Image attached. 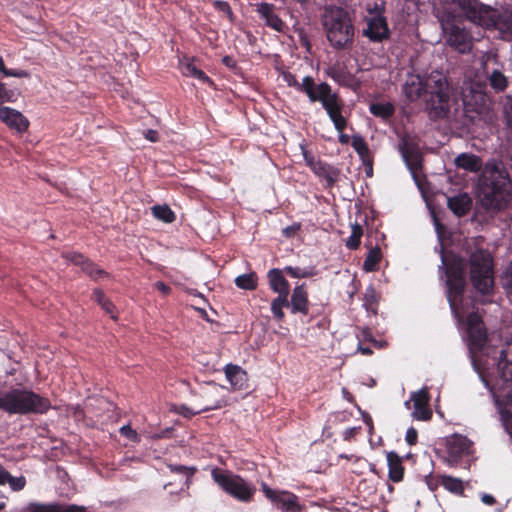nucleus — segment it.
<instances>
[{
  "label": "nucleus",
  "mask_w": 512,
  "mask_h": 512,
  "mask_svg": "<svg viewBox=\"0 0 512 512\" xmlns=\"http://www.w3.org/2000/svg\"><path fill=\"white\" fill-rule=\"evenodd\" d=\"M363 235V229L361 225L355 223L352 226V231L350 237L346 241V247L350 250H356L359 248L361 243V237Z\"/></svg>",
  "instance_id": "43"
},
{
  "label": "nucleus",
  "mask_w": 512,
  "mask_h": 512,
  "mask_svg": "<svg viewBox=\"0 0 512 512\" xmlns=\"http://www.w3.org/2000/svg\"><path fill=\"white\" fill-rule=\"evenodd\" d=\"M366 10L371 17L384 16L386 4L384 1L381 3L375 2L373 5H369Z\"/></svg>",
  "instance_id": "49"
},
{
  "label": "nucleus",
  "mask_w": 512,
  "mask_h": 512,
  "mask_svg": "<svg viewBox=\"0 0 512 512\" xmlns=\"http://www.w3.org/2000/svg\"><path fill=\"white\" fill-rule=\"evenodd\" d=\"M256 12L267 27L280 33L285 31L286 24L277 13V8L274 4L259 3L257 4Z\"/></svg>",
  "instance_id": "18"
},
{
  "label": "nucleus",
  "mask_w": 512,
  "mask_h": 512,
  "mask_svg": "<svg viewBox=\"0 0 512 512\" xmlns=\"http://www.w3.org/2000/svg\"><path fill=\"white\" fill-rule=\"evenodd\" d=\"M351 146L363 160L364 164H366L370 157V150L364 138L361 135H353L351 138Z\"/></svg>",
  "instance_id": "37"
},
{
  "label": "nucleus",
  "mask_w": 512,
  "mask_h": 512,
  "mask_svg": "<svg viewBox=\"0 0 512 512\" xmlns=\"http://www.w3.org/2000/svg\"><path fill=\"white\" fill-rule=\"evenodd\" d=\"M93 299L113 320L117 319V315L115 314L116 307L113 302L106 297L102 289L96 288L93 290Z\"/></svg>",
  "instance_id": "29"
},
{
  "label": "nucleus",
  "mask_w": 512,
  "mask_h": 512,
  "mask_svg": "<svg viewBox=\"0 0 512 512\" xmlns=\"http://www.w3.org/2000/svg\"><path fill=\"white\" fill-rule=\"evenodd\" d=\"M400 151L408 169L416 179L417 173L422 169L421 154L416 148L407 144L402 145Z\"/></svg>",
  "instance_id": "23"
},
{
  "label": "nucleus",
  "mask_w": 512,
  "mask_h": 512,
  "mask_svg": "<svg viewBox=\"0 0 512 512\" xmlns=\"http://www.w3.org/2000/svg\"><path fill=\"white\" fill-rule=\"evenodd\" d=\"M288 308V297L277 296L271 302V312L277 321L281 322L285 318L283 308Z\"/></svg>",
  "instance_id": "39"
},
{
  "label": "nucleus",
  "mask_w": 512,
  "mask_h": 512,
  "mask_svg": "<svg viewBox=\"0 0 512 512\" xmlns=\"http://www.w3.org/2000/svg\"><path fill=\"white\" fill-rule=\"evenodd\" d=\"M441 485L451 493L461 495V496L464 494L463 482L459 478L442 475L441 476Z\"/></svg>",
  "instance_id": "36"
},
{
  "label": "nucleus",
  "mask_w": 512,
  "mask_h": 512,
  "mask_svg": "<svg viewBox=\"0 0 512 512\" xmlns=\"http://www.w3.org/2000/svg\"><path fill=\"white\" fill-rule=\"evenodd\" d=\"M322 25L330 45L337 50L350 47L354 41L355 29L350 13L339 6L325 8Z\"/></svg>",
  "instance_id": "5"
},
{
  "label": "nucleus",
  "mask_w": 512,
  "mask_h": 512,
  "mask_svg": "<svg viewBox=\"0 0 512 512\" xmlns=\"http://www.w3.org/2000/svg\"><path fill=\"white\" fill-rule=\"evenodd\" d=\"M481 500L484 504L489 506H492L496 503V499L494 498V496L490 494H483Z\"/></svg>",
  "instance_id": "64"
},
{
  "label": "nucleus",
  "mask_w": 512,
  "mask_h": 512,
  "mask_svg": "<svg viewBox=\"0 0 512 512\" xmlns=\"http://www.w3.org/2000/svg\"><path fill=\"white\" fill-rule=\"evenodd\" d=\"M212 477L224 492L238 501L249 502L252 500L255 488L249 485L241 476L214 469Z\"/></svg>",
  "instance_id": "11"
},
{
  "label": "nucleus",
  "mask_w": 512,
  "mask_h": 512,
  "mask_svg": "<svg viewBox=\"0 0 512 512\" xmlns=\"http://www.w3.org/2000/svg\"><path fill=\"white\" fill-rule=\"evenodd\" d=\"M403 91L410 102L424 99L425 110L432 121L448 118L451 88L442 73L433 72L425 80L419 75H410L404 83Z\"/></svg>",
  "instance_id": "1"
},
{
  "label": "nucleus",
  "mask_w": 512,
  "mask_h": 512,
  "mask_svg": "<svg viewBox=\"0 0 512 512\" xmlns=\"http://www.w3.org/2000/svg\"><path fill=\"white\" fill-rule=\"evenodd\" d=\"M489 83H490V86L497 92H502L506 89L507 85H508V81H507V78L505 77V75L499 71V70H494L490 77H489Z\"/></svg>",
  "instance_id": "42"
},
{
  "label": "nucleus",
  "mask_w": 512,
  "mask_h": 512,
  "mask_svg": "<svg viewBox=\"0 0 512 512\" xmlns=\"http://www.w3.org/2000/svg\"><path fill=\"white\" fill-rule=\"evenodd\" d=\"M153 216L165 223H172L176 219L175 213L168 205H155L151 208Z\"/></svg>",
  "instance_id": "38"
},
{
  "label": "nucleus",
  "mask_w": 512,
  "mask_h": 512,
  "mask_svg": "<svg viewBox=\"0 0 512 512\" xmlns=\"http://www.w3.org/2000/svg\"><path fill=\"white\" fill-rule=\"evenodd\" d=\"M288 309L293 315L300 314L309 316L307 323H310L319 313H310V301L305 283L297 285L288 296Z\"/></svg>",
  "instance_id": "13"
},
{
  "label": "nucleus",
  "mask_w": 512,
  "mask_h": 512,
  "mask_svg": "<svg viewBox=\"0 0 512 512\" xmlns=\"http://www.w3.org/2000/svg\"><path fill=\"white\" fill-rule=\"evenodd\" d=\"M478 198L486 210L500 211L512 198V181L506 170L485 169L478 180Z\"/></svg>",
  "instance_id": "3"
},
{
  "label": "nucleus",
  "mask_w": 512,
  "mask_h": 512,
  "mask_svg": "<svg viewBox=\"0 0 512 512\" xmlns=\"http://www.w3.org/2000/svg\"><path fill=\"white\" fill-rule=\"evenodd\" d=\"M226 379L229 381L233 390H245L248 388L247 372L235 364H227L224 367Z\"/></svg>",
  "instance_id": "21"
},
{
  "label": "nucleus",
  "mask_w": 512,
  "mask_h": 512,
  "mask_svg": "<svg viewBox=\"0 0 512 512\" xmlns=\"http://www.w3.org/2000/svg\"><path fill=\"white\" fill-rule=\"evenodd\" d=\"M381 249L376 246L369 250L363 263V270L366 272H373L378 269V264L381 261Z\"/></svg>",
  "instance_id": "34"
},
{
  "label": "nucleus",
  "mask_w": 512,
  "mask_h": 512,
  "mask_svg": "<svg viewBox=\"0 0 512 512\" xmlns=\"http://www.w3.org/2000/svg\"><path fill=\"white\" fill-rule=\"evenodd\" d=\"M213 7L218 11L226 14L230 20H232L233 17V11L227 1L223 0H215L213 2Z\"/></svg>",
  "instance_id": "50"
},
{
  "label": "nucleus",
  "mask_w": 512,
  "mask_h": 512,
  "mask_svg": "<svg viewBox=\"0 0 512 512\" xmlns=\"http://www.w3.org/2000/svg\"><path fill=\"white\" fill-rule=\"evenodd\" d=\"M504 114L507 125L512 128V97H507V100L504 103Z\"/></svg>",
  "instance_id": "55"
},
{
  "label": "nucleus",
  "mask_w": 512,
  "mask_h": 512,
  "mask_svg": "<svg viewBox=\"0 0 512 512\" xmlns=\"http://www.w3.org/2000/svg\"><path fill=\"white\" fill-rule=\"evenodd\" d=\"M506 289L509 295H512V261L506 272Z\"/></svg>",
  "instance_id": "60"
},
{
  "label": "nucleus",
  "mask_w": 512,
  "mask_h": 512,
  "mask_svg": "<svg viewBox=\"0 0 512 512\" xmlns=\"http://www.w3.org/2000/svg\"><path fill=\"white\" fill-rule=\"evenodd\" d=\"M462 114L473 123L486 109L487 95L479 83H464L460 90Z\"/></svg>",
  "instance_id": "10"
},
{
  "label": "nucleus",
  "mask_w": 512,
  "mask_h": 512,
  "mask_svg": "<svg viewBox=\"0 0 512 512\" xmlns=\"http://www.w3.org/2000/svg\"><path fill=\"white\" fill-rule=\"evenodd\" d=\"M62 257L65 260L73 263L74 265L80 266L81 268L83 267L86 260L88 259L83 254H81L79 252H74V251L63 252Z\"/></svg>",
  "instance_id": "47"
},
{
  "label": "nucleus",
  "mask_w": 512,
  "mask_h": 512,
  "mask_svg": "<svg viewBox=\"0 0 512 512\" xmlns=\"http://www.w3.org/2000/svg\"><path fill=\"white\" fill-rule=\"evenodd\" d=\"M303 157L306 165L312 169L316 164L318 159H315L314 155L306 150L303 151Z\"/></svg>",
  "instance_id": "59"
},
{
  "label": "nucleus",
  "mask_w": 512,
  "mask_h": 512,
  "mask_svg": "<svg viewBox=\"0 0 512 512\" xmlns=\"http://www.w3.org/2000/svg\"><path fill=\"white\" fill-rule=\"evenodd\" d=\"M234 282L240 289L253 291L258 287V275L254 271L241 274L235 278Z\"/></svg>",
  "instance_id": "32"
},
{
  "label": "nucleus",
  "mask_w": 512,
  "mask_h": 512,
  "mask_svg": "<svg viewBox=\"0 0 512 512\" xmlns=\"http://www.w3.org/2000/svg\"><path fill=\"white\" fill-rule=\"evenodd\" d=\"M365 22L367 26L363 29L362 34L370 42L381 43L390 39L391 31L385 16L367 17Z\"/></svg>",
  "instance_id": "15"
},
{
  "label": "nucleus",
  "mask_w": 512,
  "mask_h": 512,
  "mask_svg": "<svg viewBox=\"0 0 512 512\" xmlns=\"http://www.w3.org/2000/svg\"><path fill=\"white\" fill-rule=\"evenodd\" d=\"M469 345L477 350H481L487 341V331L485 326L467 329Z\"/></svg>",
  "instance_id": "28"
},
{
  "label": "nucleus",
  "mask_w": 512,
  "mask_h": 512,
  "mask_svg": "<svg viewBox=\"0 0 512 512\" xmlns=\"http://www.w3.org/2000/svg\"><path fill=\"white\" fill-rule=\"evenodd\" d=\"M60 510L61 504L58 502H30L24 508L21 509V512H60Z\"/></svg>",
  "instance_id": "33"
},
{
  "label": "nucleus",
  "mask_w": 512,
  "mask_h": 512,
  "mask_svg": "<svg viewBox=\"0 0 512 512\" xmlns=\"http://www.w3.org/2000/svg\"><path fill=\"white\" fill-rule=\"evenodd\" d=\"M460 16L485 29H496L503 39L512 38V11L496 9L480 0H450Z\"/></svg>",
  "instance_id": "2"
},
{
  "label": "nucleus",
  "mask_w": 512,
  "mask_h": 512,
  "mask_svg": "<svg viewBox=\"0 0 512 512\" xmlns=\"http://www.w3.org/2000/svg\"><path fill=\"white\" fill-rule=\"evenodd\" d=\"M471 442L465 436L455 434L446 442L447 460L451 465H456L462 457L470 453Z\"/></svg>",
  "instance_id": "17"
},
{
  "label": "nucleus",
  "mask_w": 512,
  "mask_h": 512,
  "mask_svg": "<svg viewBox=\"0 0 512 512\" xmlns=\"http://www.w3.org/2000/svg\"><path fill=\"white\" fill-rule=\"evenodd\" d=\"M182 71L185 76L196 78L201 82L207 83L209 85L213 84L211 78L203 70L196 67L192 62H187L184 64Z\"/></svg>",
  "instance_id": "35"
},
{
  "label": "nucleus",
  "mask_w": 512,
  "mask_h": 512,
  "mask_svg": "<svg viewBox=\"0 0 512 512\" xmlns=\"http://www.w3.org/2000/svg\"><path fill=\"white\" fill-rule=\"evenodd\" d=\"M482 326H484V323H483L482 317L478 313L471 312L467 316V329L475 328V327H482Z\"/></svg>",
  "instance_id": "52"
},
{
  "label": "nucleus",
  "mask_w": 512,
  "mask_h": 512,
  "mask_svg": "<svg viewBox=\"0 0 512 512\" xmlns=\"http://www.w3.org/2000/svg\"><path fill=\"white\" fill-rule=\"evenodd\" d=\"M447 206L457 217H463L469 213L472 208V198L466 192L447 198Z\"/></svg>",
  "instance_id": "22"
},
{
  "label": "nucleus",
  "mask_w": 512,
  "mask_h": 512,
  "mask_svg": "<svg viewBox=\"0 0 512 512\" xmlns=\"http://www.w3.org/2000/svg\"><path fill=\"white\" fill-rule=\"evenodd\" d=\"M262 491L267 499H269L282 512H299L300 505L298 497L288 491H276L270 488L266 483H262Z\"/></svg>",
  "instance_id": "14"
},
{
  "label": "nucleus",
  "mask_w": 512,
  "mask_h": 512,
  "mask_svg": "<svg viewBox=\"0 0 512 512\" xmlns=\"http://www.w3.org/2000/svg\"><path fill=\"white\" fill-rule=\"evenodd\" d=\"M283 271L285 274L292 278H310L317 274V271L314 267H307V268H301V267H293V266H285L283 268Z\"/></svg>",
  "instance_id": "40"
},
{
  "label": "nucleus",
  "mask_w": 512,
  "mask_h": 512,
  "mask_svg": "<svg viewBox=\"0 0 512 512\" xmlns=\"http://www.w3.org/2000/svg\"><path fill=\"white\" fill-rule=\"evenodd\" d=\"M29 76V72L23 69H9L6 73V77L27 78Z\"/></svg>",
  "instance_id": "57"
},
{
  "label": "nucleus",
  "mask_w": 512,
  "mask_h": 512,
  "mask_svg": "<svg viewBox=\"0 0 512 512\" xmlns=\"http://www.w3.org/2000/svg\"><path fill=\"white\" fill-rule=\"evenodd\" d=\"M379 295L373 285H369L363 295V306L374 315L377 314Z\"/></svg>",
  "instance_id": "31"
},
{
  "label": "nucleus",
  "mask_w": 512,
  "mask_h": 512,
  "mask_svg": "<svg viewBox=\"0 0 512 512\" xmlns=\"http://www.w3.org/2000/svg\"><path fill=\"white\" fill-rule=\"evenodd\" d=\"M446 44L459 54H469L473 50L474 39L471 32L454 15H444L440 19Z\"/></svg>",
  "instance_id": "9"
},
{
  "label": "nucleus",
  "mask_w": 512,
  "mask_h": 512,
  "mask_svg": "<svg viewBox=\"0 0 512 512\" xmlns=\"http://www.w3.org/2000/svg\"><path fill=\"white\" fill-rule=\"evenodd\" d=\"M318 177L326 180V187L331 188L338 180L339 170L326 162L318 159L317 164L311 169Z\"/></svg>",
  "instance_id": "25"
},
{
  "label": "nucleus",
  "mask_w": 512,
  "mask_h": 512,
  "mask_svg": "<svg viewBox=\"0 0 512 512\" xmlns=\"http://www.w3.org/2000/svg\"><path fill=\"white\" fill-rule=\"evenodd\" d=\"M60 512H87L86 508L83 506H78L75 504L70 505H62Z\"/></svg>",
  "instance_id": "58"
},
{
  "label": "nucleus",
  "mask_w": 512,
  "mask_h": 512,
  "mask_svg": "<svg viewBox=\"0 0 512 512\" xmlns=\"http://www.w3.org/2000/svg\"><path fill=\"white\" fill-rule=\"evenodd\" d=\"M82 271L87 274L91 279L98 280L102 277H109V273L95 264L90 259H87L82 267Z\"/></svg>",
  "instance_id": "41"
},
{
  "label": "nucleus",
  "mask_w": 512,
  "mask_h": 512,
  "mask_svg": "<svg viewBox=\"0 0 512 512\" xmlns=\"http://www.w3.org/2000/svg\"><path fill=\"white\" fill-rule=\"evenodd\" d=\"M412 415L417 420L427 421L432 417V411L429 405H427L419 409L414 408Z\"/></svg>",
  "instance_id": "51"
},
{
  "label": "nucleus",
  "mask_w": 512,
  "mask_h": 512,
  "mask_svg": "<svg viewBox=\"0 0 512 512\" xmlns=\"http://www.w3.org/2000/svg\"><path fill=\"white\" fill-rule=\"evenodd\" d=\"M411 401L415 409L429 405L430 396L427 389L423 388L411 394Z\"/></svg>",
  "instance_id": "44"
},
{
  "label": "nucleus",
  "mask_w": 512,
  "mask_h": 512,
  "mask_svg": "<svg viewBox=\"0 0 512 512\" xmlns=\"http://www.w3.org/2000/svg\"><path fill=\"white\" fill-rule=\"evenodd\" d=\"M144 137L150 142H157L159 140V134L156 130L148 129L144 132Z\"/></svg>",
  "instance_id": "62"
},
{
  "label": "nucleus",
  "mask_w": 512,
  "mask_h": 512,
  "mask_svg": "<svg viewBox=\"0 0 512 512\" xmlns=\"http://www.w3.org/2000/svg\"><path fill=\"white\" fill-rule=\"evenodd\" d=\"M425 483L431 491H435L441 485V476L430 473L425 476Z\"/></svg>",
  "instance_id": "54"
},
{
  "label": "nucleus",
  "mask_w": 512,
  "mask_h": 512,
  "mask_svg": "<svg viewBox=\"0 0 512 512\" xmlns=\"http://www.w3.org/2000/svg\"><path fill=\"white\" fill-rule=\"evenodd\" d=\"M370 113L375 117L382 118L383 120L390 119L395 113V107L390 102H375L371 103L369 107Z\"/></svg>",
  "instance_id": "30"
},
{
  "label": "nucleus",
  "mask_w": 512,
  "mask_h": 512,
  "mask_svg": "<svg viewBox=\"0 0 512 512\" xmlns=\"http://www.w3.org/2000/svg\"><path fill=\"white\" fill-rule=\"evenodd\" d=\"M326 75L342 87L356 91L360 88V80L351 73L345 65L339 63L329 66L325 70Z\"/></svg>",
  "instance_id": "16"
},
{
  "label": "nucleus",
  "mask_w": 512,
  "mask_h": 512,
  "mask_svg": "<svg viewBox=\"0 0 512 512\" xmlns=\"http://www.w3.org/2000/svg\"><path fill=\"white\" fill-rule=\"evenodd\" d=\"M470 280L479 293L490 295L494 288V269L493 258L491 254L478 248L470 254L469 257Z\"/></svg>",
  "instance_id": "8"
},
{
  "label": "nucleus",
  "mask_w": 512,
  "mask_h": 512,
  "mask_svg": "<svg viewBox=\"0 0 512 512\" xmlns=\"http://www.w3.org/2000/svg\"><path fill=\"white\" fill-rule=\"evenodd\" d=\"M283 269L272 268L267 272L269 288L277 293V296L288 297L290 295V284L284 276Z\"/></svg>",
  "instance_id": "20"
},
{
  "label": "nucleus",
  "mask_w": 512,
  "mask_h": 512,
  "mask_svg": "<svg viewBox=\"0 0 512 512\" xmlns=\"http://www.w3.org/2000/svg\"><path fill=\"white\" fill-rule=\"evenodd\" d=\"M0 120L19 133L25 132L29 127L28 119L21 112L7 106L0 107Z\"/></svg>",
  "instance_id": "19"
},
{
  "label": "nucleus",
  "mask_w": 512,
  "mask_h": 512,
  "mask_svg": "<svg viewBox=\"0 0 512 512\" xmlns=\"http://www.w3.org/2000/svg\"><path fill=\"white\" fill-rule=\"evenodd\" d=\"M386 457L389 479L395 483L402 481L405 472L402 458L394 451L388 452Z\"/></svg>",
  "instance_id": "24"
},
{
  "label": "nucleus",
  "mask_w": 512,
  "mask_h": 512,
  "mask_svg": "<svg viewBox=\"0 0 512 512\" xmlns=\"http://www.w3.org/2000/svg\"><path fill=\"white\" fill-rule=\"evenodd\" d=\"M300 229L299 224H293L291 226H287L283 229V235L286 237H292L296 234V232Z\"/></svg>",
  "instance_id": "61"
},
{
  "label": "nucleus",
  "mask_w": 512,
  "mask_h": 512,
  "mask_svg": "<svg viewBox=\"0 0 512 512\" xmlns=\"http://www.w3.org/2000/svg\"><path fill=\"white\" fill-rule=\"evenodd\" d=\"M7 483H9L13 491H20L26 485V478L24 476L13 477L9 472L7 476Z\"/></svg>",
  "instance_id": "48"
},
{
  "label": "nucleus",
  "mask_w": 512,
  "mask_h": 512,
  "mask_svg": "<svg viewBox=\"0 0 512 512\" xmlns=\"http://www.w3.org/2000/svg\"><path fill=\"white\" fill-rule=\"evenodd\" d=\"M51 408L48 398L25 389L0 393V410L9 414H44Z\"/></svg>",
  "instance_id": "7"
},
{
  "label": "nucleus",
  "mask_w": 512,
  "mask_h": 512,
  "mask_svg": "<svg viewBox=\"0 0 512 512\" xmlns=\"http://www.w3.org/2000/svg\"><path fill=\"white\" fill-rule=\"evenodd\" d=\"M310 103H320L326 111L329 119L338 132L344 131L347 127V120L342 115L344 102L338 92H333L327 82L317 83L315 79L307 75L303 77L302 92Z\"/></svg>",
  "instance_id": "4"
},
{
  "label": "nucleus",
  "mask_w": 512,
  "mask_h": 512,
  "mask_svg": "<svg viewBox=\"0 0 512 512\" xmlns=\"http://www.w3.org/2000/svg\"><path fill=\"white\" fill-rule=\"evenodd\" d=\"M442 268L446 276L447 300L452 312L456 315L463 301L466 287L465 260L452 252L441 254Z\"/></svg>",
  "instance_id": "6"
},
{
  "label": "nucleus",
  "mask_w": 512,
  "mask_h": 512,
  "mask_svg": "<svg viewBox=\"0 0 512 512\" xmlns=\"http://www.w3.org/2000/svg\"><path fill=\"white\" fill-rule=\"evenodd\" d=\"M281 77L288 87L294 88L300 93L302 92L303 80L299 82L296 76L290 71H283Z\"/></svg>",
  "instance_id": "46"
},
{
  "label": "nucleus",
  "mask_w": 512,
  "mask_h": 512,
  "mask_svg": "<svg viewBox=\"0 0 512 512\" xmlns=\"http://www.w3.org/2000/svg\"><path fill=\"white\" fill-rule=\"evenodd\" d=\"M155 286H156L157 290L160 291L164 295H168L171 293V288L162 281L156 282Z\"/></svg>",
  "instance_id": "63"
},
{
  "label": "nucleus",
  "mask_w": 512,
  "mask_h": 512,
  "mask_svg": "<svg viewBox=\"0 0 512 512\" xmlns=\"http://www.w3.org/2000/svg\"><path fill=\"white\" fill-rule=\"evenodd\" d=\"M225 405H226L225 400L218 399V400H214V401H209L208 403L203 405L199 410L194 411L190 407L183 404L177 408V413L185 418H192L193 416L200 414L202 412L216 410V409L222 408Z\"/></svg>",
  "instance_id": "26"
},
{
  "label": "nucleus",
  "mask_w": 512,
  "mask_h": 512,
  "mask_svg": "<svg viewBox=\"0 0 512 512\" xmlns=\"http://www.w3.org/2000/svg\"><path fill=\"white\" fill-rule=\"evenodd\" d=\"M408 445L413 446L418 441V431L414 427L408 428L405 436Z\"/></svg>",
  "instance_id": "56"
},
{
  "label": "nucleus",
  "mask_w": 512,
  "mask_h": 512,
  "mask_svg": "<svg viewBox=\"0 0 512 512\" xmlns=\"http://www.w3.org/2000/svg\"><path fill=\"white\" fill-rule=\"evenodd\" d=\"M20 95L18 89L7 88L6 84L0 82V103L15 102Z\"/></svg>",
  "instance_id": "45"
},
{
  "label": "nucleus",
  "mask_w": 512,
  "mask_h": 512,
  "mask_svg": "<svg viewBox=\"0 0 512 512\" xmlns=\"http://www.w3.org/2000/svg\"><path fill=\"white\" fill-rule=\"evenodd\" d=\"M120 433L122 436L128 438L131 441L139 442L140 437L136 430L132 429L129 425H124L120 428Z\"/></svg>",
  "instance_id": "53"
},
{
  "label": "nucleus",
  "mask_w": 512,
  "mask_h": 512,
  "mask_svg": "<svg viewBox=\"0 0 512 512\" xmlns=\"http://www.w3.org/2000/svg\"><path fill=\"white\" fill-rule=\"evenodd\" d=\"M455 164L458 168L469 172H478L482 169L481 158L470 153H462L458 155L455 159Z\"/></svg>",
  "instance_id": "27"
},
{
  "label": "nucleus",
  "mask_w": 512,
  "mask_h": 512,
  "mask_svg": "<svg viewBox=\"0 0 512 512\" xmlns=\"http://www.w3.org/2000/svg\"><path fill=\"white\" fill-rule=\"evenodd\" d=\"M495 383L490 390L501 389L503 385L512 381V340L504 343L500 349L495 371Z\"/></svg>",
  "instance_id": "12"
}]
</instances>
